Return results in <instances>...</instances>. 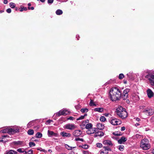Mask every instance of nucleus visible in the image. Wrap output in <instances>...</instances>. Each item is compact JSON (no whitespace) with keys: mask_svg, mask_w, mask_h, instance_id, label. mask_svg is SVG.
<instances>
[{"mask_svg":"<svg viewBox=\"0 0 154 154\" xmlns=\"http://www.w3.org/2000/svg\"><path fill=\"white\" fill-rule=\"evenodd\" d=\"M122 94L120 90L117 88H112L109 92V97L111 100L112 101L119 100Z\"/></svg>","mask_w":154,"mask_h":154,"instance_id":"1","label":"nucleus"},{"mask_svg":"<svg viewBox=\"0 0 154 154\" xmlns=\"http://www.w3.org/2000/svg\"><path fill=\"white\" fill-rule=\"evenodd\" d=\"M116 113L122 119L126 118L127 116V112L125 109L122 106H119L116 109Z\"/></svg>","mask_w":154,"mask_h":154,"instance_id":"2","label":"nucleus"},{"mask_svg":"<svg viewBox=\"0 0 154 154\" xmlns=\"http://www.w3.org/2000/svg\"><path fill=\"white\" fill-rule=\"evenodd\" d=\"M19 129L18 128H8L1 130L0 132L2 133H8L9 134L15 133L19 132Z\"/></svg>","mask_w":154,"mask_h":154,"instance_id":"3","label":"nucleus"},{"mask_svg":"<svg viewBox=\"0 0 154 154\" xmlns=\"http://www.w3.org/2000/svg\"><path fill=\"white\" fill-rule=\"evenodd\" d=\"M140 146L143 149L145 150L149 149L150 147V145L147 142L146 143L144 140H142Z\"/></svg>","mask_w":154,"mask_h":154,"instance_id":"4","label":"nucleus"},{"mask_svg":"<svg viewBox=\"0 0 154 154\" xmlns=\"http://www.w3.org/2000/svg\"><path fill=\"white\" fill-rule=\"evenodd\" d=\"M145 77L148 79L151 85L154 86V75L148 74L145 76Z\"/></svg>","mask_w":154,"mask_h":154,"instance_id":"5","label":"nucleus"},{"mask_svg":"<svg viewBox=\"0 0 154 154\" xmlns=\"http://www.w3.org/2000/svg\"><path fill=\"white\" fill-rule=\"evenodd\" d=\"M64 128L69 130H73L76 128V126L73 124H68L65 125L64 127Z\"/></svg>","mask_w":154,"mask_h":154,"instance_id":"6","label":"nucleus"},{"mask_svg":"<svg viewBox=\"0 0 154 154\" xmlns=\"http://www.w3.org/2000/svg\"><path fill=\"white\" fill-rule=\"evenodd\" d=\"M142 113H144L146 114H148V115H152L154 113L153 110L150 108H147L143 110Z\"/></svg>","mask_w":154,"mask_h":154,"instance_id":"7","label":"nucleus"},{"mask_svg":"<svg viewBox=\"0 0 154 154\" xmlns=\"http://www.w3.org/2000/svg\"><path fill=\"white\" fill-rule=\"evenodd\" d=\"M69 113V111L66 109H63L57 113L56 115L58 116L61 115H66Z\"/></svg>","mask_w":154,"mask_h":154,"instance_id":"8","label":"nucleus"},{"mask_svg":"<svg viewBox=\"0 0 154 154\" xmlns=\"http://www.w3.org/2000/svg\"><path fill=\"white\" fill-rule=\"evenodd\" d=\"M110 122L112 125H119L122 123V122L120 120L117 119H112L110 121Z\"/></svg>","mask_w":154,"mask_h":154,"instance_id":"9","label":"nucleus"},{"mask_svg":"<svg viewBox=\"0 0 154 154\" xmlns=\"http://www.w3.org/2000/svg\"><path fill=\"white\" fill-rule=\"evenodd\" d=\"M129 91L130 89L128 88L126 89L123 91V95L122 97L123 100H126L128 98V93L129 92Z\"/></svg>","mask_w":154,"mask_h":154,"instance_id":"10","label":"nucleus"},{"mask_svg":"<svg viewBox=\"0 0 154 154\" xmlns=\"http://www.w3.org/2000/svg\"><path fill=\"white\" fill-rule=\"evenodd\" d=\"M146 93L149 98H151L154 96V93L150 89L148 88L147 90Z\"/></svg>","mask_w":154,"mask_h":154,"instance_id":"11","label":"nucleus"},{"mask_svg":"<svg viewBox=\"0 0 154 154\" xmlns=\"http://www.w3.org/2000/svg\"><path fill=\"white\" fill-rule=\"evenodd\" d=\"M97 131V128H91L88 130L86 133L87 134L90 135L91 134L95 133Z\"/></svg>","mask_w":154,"mask_h":154,"instance_id":"12","label":"nucleus"},{"mask_svg":"<svg viewBox=\"0 0 154 154\" xmlns=\"http://www.w3.org/2000/svg\"><path fill=\"white\" fill-rule=\"evenodd\" d=\"M82 134V131L80 130H76L73 132L72 134L75 137H79Z\"/></svg>","mask_w":154,"mask_h":154,"instance_id":"13","label":"nucleus"},{"mask_svg":"<svg viewBox=\"0 0 154 154\" xmlns=\"http://www.w3.org/2000/svg\"><path fill=\"white\" fill-rule=\"evenodd\" d=\"M48 137H52L54 136V137H57V134L55 133H54L53 131L48 130Z\"/></svg>","mask_w":154,"mask_h":154,"instance_id":"14","label":"nucleus"},{"mask_svg":"<svg viewBox=\"0 0 154 154\" xmlns=\"http://www.w3.org/2000/svg\"><path fill=\"white\" fill-rule=\"evenodd\" d=\"M60 135L63 137H70L71 136L70 134L65 132L64 131L61 132L60 133Z\"/></svg>","mask_w":154,"mask_h":154,"instance_id":"15","label":"nucleus"},{"mask_svg":"<svg viewBox=\"0 0 154 154\" xmlns=\"http://www.w3.org/2000/svg\"><path fill=\"white\" fill-rule=\"evenodd\" d=\"M127 140V138L124 137H122L119 140H118V142L119 144H122L125 142Z\"/></svg>","mask_w":154,"mask_h":154,"instance_id":"16","label":"nucleus"},{"mask_svg":"<svg viewBox=\"0 0 154 154\" xmlns=\"http://www.w3.org/2000/svg\"><path fill=\"white\" fill-rule=\"evenodd\" d=\"M103 143L104 145H106L108 146H112V144L111 141L109 140H104Z\"/></svg>","mask_w":154,"mask_h":154,"instance_id":"17","label":"nucleus"},{"mask_svg":"<svg viewBox=\"0 0 154 154\" xmlns=\"http://www.w3.org/2000/svg\"><path fill=\"white\" fill-rule=\"evenodd\" d=\"M103 135L104 133L103 132L101 131H98L97 133H95L94 135V137H96L98 136L101 137L103 136Z\"/></svg>","mask_w":154,"mask_h":154,"instance_id":"18","label":"nucleus"},{"mask_svg":"<svg viewBox=\"0 0 154 154\" xmlns=\"http://www.w3.org/2000/svg\"><path fill=\"white\" fill-rule=\"evenodd\" d=\"M5 154H17V152L13 150H8L6 151Z\"/></svg>","mask_w":154,"mask_h":154,"instance_id":"19","label":"nucleus"},{"mask_svg":"<svg viewBox=\"0 0 154 154\" xmlns=\"http://www.w3.org/2000/svg\"><path fill=\"white\" fill-rule=\"evenodd\" d=\"M96 126L97 128L100 130L103 129L104 128V125L100 123L97 124Z\"/></svg>","mask_w":154,"mask_h":154,"instance_id":"20","label":"nucleus"},{"mask_svg":"<svg viewBox=\"0 0 154 154\" xmlns=\"http://www.w3.org/2000/svg\"><path fill=\"white\" fill-rule=\"evenodd\" d=\"M85 126V128L87 129H89L92 128L93 125L91 123H89L86 124Z\"/></svg>","mask_w":154,"mask_h":154,"instance_id":"21","label":"nucleus"},{"mask_svg":"<svg viewBox=\"0 0 154 154\" xmlns=\"http://www.w3.org/2000/svg\"><path fill=\"white\" fill-rule=\"evenodd\" d=\"M17 151L20 153H23L25 154H27V152L24 150L23 148H19L17 149Z\"/></svg>","mask_w":154,"mask_h":154,"instance_id":"22","label":"nucleus"},{"mask_svg":"<svg viewBox=\"0 0 154 154\" xmlns=\"http://www.w3.org/2000/svg\"><path fill=\"white\" fill-rule=\"evenodd\" d=\"M103 108H95L94 109V111L96 112H102L103 111Z\"/></svg>","mask_w":154,"mask_h":154,"instance_id":"23","label":"nucleus"},{"mask_svg":"<svg viewBox=\"0 0 154 154\" xmlns=\"http://www.w3.org/2000/svg\"><path fill=\"white\" fill-rule=\"evenodd\" d=\"M87 116V113H85L84 115L81 116L79 118L76 119V120L78 121L80 120H82L84 119L85 117Z\"/></svg>","mask_w":154,"mask_h":154,"instance_id":"24","label":"nucleus"},{"mask_svg":"<svg viewBox=\"0 0 154 154\" xmlns=\"http://www.w3.org/2000/svg\"><path fill=\"white\" fill-rule=\"evenodd\" d=\"M63 13V11L60 9H58L56 11V13L57 15H61Z\"/></svg>","mask_w":154,"mask_h":154,"instance_id":"25","label":"nucleus"},{"mask_svg":"<svg viewBox=\"0 0 154 154\" xmlns=\"http://www.w3.org/2000/svg\"><path fill=\"white\" fill-rule=\"evenodd\" d=\"M35 137L37 138H40L42 137V134L40 132H37L36 135Z\"/></svg>","mask_w":154,"mask_h":154,"instance_id":"26","label":"nucleus"},{"mask_svg":"<svg viewBox=\"0 0 154 154\" xmlns=\"http://www.w3.org/2000/svg\"><path fill=\"white\" fill-rule=\"evenodd\" d=\"M9 6L12 8H15L16 6L15 4L13 2H11L9 4Z\"/></svg>","mask_w":154,"mask_h":154,"instance_id":"27","label":"nucleus"},{"mask_svg":"<svg viewBox=\"0 0 154 154\" xmlns=\"http://www.w3.org/2000/svg\"><path fill=\"white\" fill-rule=\"evenodd\" d=\"M14 144L15 145H21L23 143V142L21 141H14Z\"/></svg>","mask_w":154,"mask_h":154,"instance_id":"28","label":"nucleus"},{"mask_svg":"<svg viewBox=\"0 0 154 154\" xmlns=\"http://www.w3.org/2000/svg\"><path fill=\"white\" fill-rule=\"evenodd\" d=\"M27 133L29 135H32L34 134V131L32 129H29Z\"/></svg>","mask_w":154,"mask_h":154,"instance_id":"29","label":"nucleus"},{"mask_svg":"<svg viewBox=\"0 0 154 154\" xmlns=\"http://www.w3.org/2000/svg\"><path fill=\"white\" fill-rule=\"evenodd\" d=\"M100 154H108V152L106 150V149H104L102 150L100 152Z\"/></svg>","mask_w":154,"mask_h":154,"instance_id":"30","label":"nucleus"},{"mask_svg":"<svg viewBox=\"0 0 154 154\" xmlns=\"http://www.w3.org/2000/svg\"><path fill=\"white\" fill-rule=\"evenodd\" d=\"M65 147L66 149H68V150H72L73 148H75V147H72L70 146L67 144H66L65 145Z\"/></svg>","mask_w":154,"mask_h":154,"instance_id":"31","label":"nucleus"},{"mask_svg":"<svg viewBox=\"0 0 154 154\" xmlns=\"http://www.w3.org/2000/svg\"><path fill=\"white\" fill-rule=\"evenodd\" d=\"M89 122V121L87 119L85 121H83L82 123V125L83 126H85L86 125V124L87 123H88Z\"/></svg>","mask_w":154,"mask_h":154,"instance_id":"32","label":"nucleus"},{"mask_svg":"<svg viewBox=\"0 0 154 154\" xmlns=\"http://www.w3.org/2000/svg\"><path fill=\"white\" fill-rule=\"evenodd\" d=\"M119 149L121 151H122L124 148V146L123 145H120L118 147Z\"/></svg>","mask_w":154,"mask_h":154,"instance_id":"33","label":"nucleus"},{"mask_svg":"<svg viewBox=\"0 0 154 154\" xmlns=\"http://www.w3.org/2000/svg\"><path fill=\"white\" fill-rule=\"evenodd\" d=\"M88 111V109L87 108H82L81 110V111L82 112H87Z\"/></svg>","mask_w":154,"mask_h":154,"instance_id":"34","label":"nucleus"},{"mask_svg":"<svg viewBox=\"0 0 154 154\" xmlns=\"http://www.w3.org/2000/svg\"><path fill=\"white\" fill-rule=\"evenodd\" d=\"M106 120V118L103 116H102L100 118V120L102 122H104Z\"/></svg>","mask_w":154,"mask_h":154,"instance_id":"35","label":"nucleus"},{"mask_svg":"<svg viewBox=\"0 0 154 154\" xmlns=\"http://www.w3.org/2000/svg\"><path fill=\"white\" fill-rule=\"evenodd\" d=\"M89 105L90 106H96L95 104L93 102V100H92L91 99Z\"/></svg>","mask_w":154,"mask_h":154,"instance_id":"36","label":"nucleus"},{"mask_svg":"<svg viewBox=\"0 0 154 154\" xmlns=\"http://www.w3.org/2000/svg\"><path fill=\"white\" fill-rule=\"evenodd\" d=\"M103 149H106V150L108 152V151H111V149L109 147L107 146H104L103 147Z\"/></svg>","mask_w":154,"mask_h":154,"instance_id":"37","label":"nucleus"},{"mask_svg":"<svg viewBox=\"0 0 154 154\" xmlns=\"http://www.w3.org/2000/svg\"><path fill=\"white\" fill-rule=\"evenodd\" d=\"M124 77V75L122 73H121L119 74V78L120 79H122Z\"/></svg>","mask_w":154,"mask_h":154,"instance_id":"38","label":"nucleus"},{"mask_svg":"<svg viewBox=\"0 0 154 154\" xmlns=\"http://www.w3.org/2000/svg\"><path fill=\"white\" fill-rule=\"evenodd\" d=\"M37 150H39L41 152H43L45 153H46L47 152V151L45 150L44 149H43L41 148H38L37 149Z\"/></svg>","mask_w":154,"mask_h":154,"instance_id":"39","label":"nucleus"},{"mask_svg":"<svg viewBox=\"0 0 154 154\" xmlns=\"http://www.w3.org/2000/svg\"><path fill=\"white\" fill-rule=\"evenodd\" d=\"M33 122H29L27 125V126L28 128H29L32 125V123Z\"/></svg>","mask_w":154,"mask_h":154,"instance_id":"40","label":"nucleus"},{"mask_svg":"<svg viewBox=\"0 0 154 154\" xmlns=\"http://www.w3.org/2000/svg\"><path fill=\"white\" fill-rule=\"evenodd\" d=\"M27 10V8L26 7L21 8H20V11L22 12L23 11H26Z\"/></svg>","mask_w":154,"mask_h":154,"instance_id":"41","label":"nucleus"},{"mask_svg":"<svg viewBox=\"0 0 154 154\" xmlns=\"http://www.w3.org/2000/svg\"><path fill=\"white\" fill-rule=\"evenodd\" d=\"M29 146L30 147H31L32 146H35V143L33 142H30L29 143Z\"/></svg>","mask_w":154,"mask_h":154,"instance_id":"42","label":"nucleus"},{"mask_svg":"<svg viewBox=\"0 0 154 154\" xmlns=\"http://www.w3.org/2000/svg\"><path fill=\"white\" fill-rule=\"evenodd\" d=\"M75 141H80L82 142H83L84 140L82 138H77L75 139Z\"/></svg>","mask_w":154,"mask_h":154,"instance_id":"43","label":"nucleus"},{"mask_svg":"<svg viewBox=\"0 0 154 154\" xmlns=\"http://www.w3.org/2000/svg\"><path fill=\"white\" fill-rule=\"evenodd\" d=\"M82 147L83 148H84L85 149H87L88 148V146L87 144H84V145H83V146H82Z\"/></svg>","mask_w":154,"mask_h":154,"instance_id":"44","label":"nucleus"},{"mask_svg":"<svg viewBox=\"0 0 154 154\" xmlns=\"http://www.w3.org/2000/svg\"><path fill=\"white\" fill-rule=\"evenodd\" d=\"M82 152L83 154H90V153H91L88 151H82Z\"/></svg>","mask_w":154,"mask_h":154,"instance_id":"45","label":"nucleus"},{"mask_svg":"<svg viewBox=\"0 0 154 154\" xmlns=\"http://www.w3.org/2000/svg\"><path fill=\"white\" fill-rule=\"evenodd\" d=\"M96 145H97V146L98 147L101 148V147H102V145L101 143H97Z\"/></svg>","mask_w":154,"mask_h":154,"instance_id":"46","label":"nucleus"},{"mask_svg":"<svg viewBox=\"0 0 154 154\" xmlns=\"http://www.w3.org/2000/svg\"><path fill=\"white\" fill-rule=\"evenodd\" d=\"M6 12L8 13H10L11 11V8H8L6 10Z\"/></svg>","mask_w":154,"mask_h":154,"instance_id":"47","label":"nucleus"},{"mask_svg":"<svg viewBox=\"0 0 154 154\" xmlns=\"http://www.w3.org/2000/svg\"><path fill=\"white\" fill-rule=\"evenodd\" d=\"M54 0H48V3L49 4H51L53 2Z\"/></svg>","mask_w":154,"mask_h":154,"instance_id":"48","label":"nucleus"},{"mask_svg":"<svg viewBox=\"0 0 154 154\" xmlns=\"http://www.w3.org/2000/svg\"><path fill=\"white\" fill-rule=\"evenodd\" d=\"M33 153V151L32 150H30L27 152V153H28V154H32Z\"/></svg>","mask_w":154,"mask_h":154,"instance_id":"49","label":"nucleus"},{"mask_svg":"<svg viewBox=\"0 0 154 154\" xmlns=\"http://www.w3.org/2000/svg\"><path fill=\"white\" fill-rule=\"evenodd\" d=\"M52 121L51 120H48L46 122V124H49Z\"/></svg>","mask_w":154,"mask_h":154,"instance_id":"50","label":"nucleus"},{"mask_svg":"<svg viewBox=\"0 0 154 154\" xmlns=\"http://www.w3.org/2000/svg\"><path fill=\"white\" fill-rule=\"evenodd\" d=\"M74 118L72 117V116H70V117H69V118H67V119L68 120H73L74 119Z\"/></svg>","mask_w":154,"mask_h":154,"instance_id":"51","label":"nucleus"},{"mask_svg":"<svg viewBox=\"0 0 154 154\" xmlns=\"http://www.w3.org/2000/svg\"><path fill=\"white\" fill-rule=\"evenodd\" d=\"M28 9H29V10H34V7H28Z\"/></svg>","mask_w":154,"mask_h":154,"instance_id":"52","label":"nucleus"},{"mask_svg":"<svg viewBox=\"0 0 154 154\" xmlns=\"http://www.w3.org/2000/svg\"><path fill=\"white\" fill-rule=\"evenodd\" d=\"M125 127H122L121 128V131H124L125 130Z\"/></svg>","mask_w":154,"mask_h":154,"instance_id":"53","label":"nucleus"},{"mask_svg":"<svg viewBox=\"0 0 154 154\" xmlns=\"http://www.w3.org/2000/svg\"><path fill=\"white\" fill-rule=\"evenodd\" d=\"M8 1L7 0H4L3 3L4 4H6L8 3Z\"/></svg>","mask_w":154,"mask_h":154,"instance_id":"54","label":"nucleus"},{"mask_svg":"<svg viewBox=\"0 0 154 154\" xmlns=\"http://www.w3.org/2000/svg\"><path fill=\"white\" fill-rule=\"evenodd\" d=\"M113 134L114 135H115L116 136H120V134H119V133H113Z\"/></svg>","mask_w":154,"mask_h":154,"instance_id":"55","label":"nucleus"},{"mask_svg":"<svg viewBox=\"0 0 154 154\" xmlns=\"http://www.w3.org/2000/svg\"><path fill=\"white\" fill-rule=\"evenodd\" d=\"M136 120L137 121L139 122L140 121V119L138 118H137L136 119Z\"/></svg>","mask_w":154,"mask_h":154,"instance_id":"56","label":"nucleus"},{"mask_svg":"<svg viewBox=\"0 0 154 154\" xmlns=\"http://www.w3.org/2000/svg\"><path fill=\"white\" fill-rule=\"evenodd\" d=\"M109 115V113H105L104 115L106 116H108Z\"/></svg>","mask_w":154,"mask_h":154,"instance_id":"57","label":"nucleus"},{"mask_svg":"<svg viewBox=\"0 0 154 154\" xmlns=\"http://www.w3.org/2000/svg\"><path fill=\"white\" fill-rule=\"evenodd\" d=\"M8 137V136L7 135H4L2 136V137Z\"/></svg>","mask_w":154,"mask_h":154,"instance_id":"58","label":"nucleus"},{"mask_svg":"<svg viewBox=\"0 0 154 154\" xmlns=\"http://www.w3.org/2000/svg\"><path fill=\"white\" fill-rule=\"evenodd\" d=\"M135 125L136 126H139L140 125V124L139 123H136L135 124Z\"/></svg>","mask_w":154,"mask_h":154,"instance_id":"59","label":"nucleus"},{"mask_svg":"<svg viewBox=\"0 0 154 154\" xmlns=\"http://www.w3.org/2000/svg\"><path fill=\"white\" fill-rule=\"evenodd\" d=\"M45 0H40V1L42 2H45Z\"/></svg>","mask_w":154,"mask_h":154,"instance_id":"60","label":"nucleus"},{"mask_svg":"<svg viewBox=\"0 0 154 154\" xmlns=\"http://www.w3.org/2000/svg\"><path fill=\"white\" fill-rule=\"evenodd\" d=\"M28 5L29 6V7L31 5V4L30 3H29L28 4Z\"/></svg>","mask_w":154,"mask_h":154,"instance_id":"61","label":"nucleus"},{"mask_svg":"<svg viewBox=\"0 0 154 154\" xmlns=\"http://www.w3.org/2000/svg\"><path fill=\"white\" fill-rule=\"evenodd\" d=\"M48 152H52V150L51 149H49L48 150Z\"/></svg>","mask_w":154,"mask_h":154,"instance_id":"62","label":"nucleus"},{"mask_svg":"<svg viewBox=\"0 0 154 154\" xmlns=\"http://www.w3.org/2000/svg\"><path fill=\"white\" fill-rule=\"evenodd\" d=\"M18 10V8H15V10L16 11H17Z\"/></svg>","mask_w":154,"mask_h":154,"instance_id":"63","label":"nucleus"},{"mask_svg":"<svg viewBox=\"0 0 154 154\" xmlns=\"http://www.w3.org/2000/svg\"><path fill=\"white\" fill-rule=\"evenodd\" d=\"M152 152H153V154H154V149L152 151Z\"/></svg>","mask_w":154,"mask_h":154,"instance_id":"64","label":"nucleus"}]
</instances>
